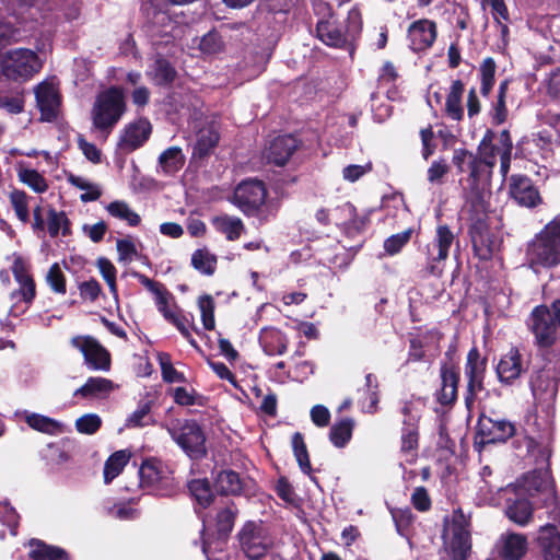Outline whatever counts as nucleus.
I'll use <instances>...</instances> for the list:
<instances>
[{
    "instance_id": "obj_1",
    "label": "nucleus",
    "mask_w": 560,
    "mask_h": 560,
    "mask_svg": "<svg viewBox=\"0 0 560 560\" xmlns=\"http://www.w3.org/2000/svg\"><path fill=\"white\" fill-rule=\"evenodd\" d=\"M126 112L127 101L124 88L119 85L106 88L97 93L91 108L93 129L106 139Z\"/></svg>"
},
{
    "instance_id": "obj_2",
    "label": "nucleus",
    "mask_w": 560,
    "mask_h": 560,
    "mask_svg": "<svg viewBox=\"0 0 560 560\" xmlns=\"http://www.w3.org/2000/svg\"><path fill=\"white\" fill-rule=\"evenodd\" d=\"M489 203L483 199L464 200L462 208L468 223V235L472 250L480 260H489L493 255V238L489 226Z\"/></svg>"
},
{
    "instance_id": "obj_3",
    "label": "nucleus",
    "mask_w": 560,
    "mask_h": 560,
    "mask_svg": "<svg viewBox=\"0 0 560 560\" xmlns=\"http://www.w3.org/2000/svg\"><path fill=\"white\" fill-rule=\"evenodd\" d=\"M268 189L264 180L246 178L240 182L233 191L232 202L246 217H255L260 222H268L277 215V208L266 205Z\"/></svg>"
},
{
    "instance_id": "obj_4",
    "label": "nucleus",
    "mask_w": 560,
    "mask_h": 560,
    "mask_svg": "<svg viewBox=\"0 0 560 560\" xmlns=\"http://www.w3.org/2000/svg\"><path fill=\"white\" fill-rule=\"evenodd\" d=\"M526 448L528 454L535 456L536 464L541 465L522 477V487L535 501L545 497L549 491L556 490L550 469L551 450L548 445L540 446L530 436L526 438Z\"/></svg>"
},
{
    "instance_id": "obj_5",
    "label": "nucleus",
    "mask_w": 560,
    "mask_h": 560,
    "mask_svg": "<svg viewBox=\"0 0 560 560\" xmlns=\"http://www.w3.org/2000/svg\"><path fill=\"white\" fill-rule=\"evenodd\" d=\"M529 265L553 268L560 264V215H557L527 245Z\"/></svg>"
},
{
    "instance_id": "obj_6",
    "label": "nucleus",
    "mask_w": 560,
    "mask_h": 560,
    "mask_svg": "<svg viewBox=\"0 0 560 560\" xmlns=\"http://www.w3.org/2000/svg\"><path fill=\"white\" fill-rule=\"evenodd\" d=\"M458 241L447 224H438L431 243L425 245L423 261L419 264L421 278L441 277L452 245Z\"/></svg>"
},
{
    "instance_id": "obj_7",
    "label": "nucleus",
    "mask_w": 560,
    "mask_h": 560,
    "mask_svg": "<svg viewBox=\"0 0 560 560\" xmlns=\"http://www.w3.org/2000/svg\"><path fill=\"white\" fill-rule=\"evenodd\" d=\"M236 538L240 549L249 560H261L275 546L273 537L261 521H246Z\"/></svg>"
},
{
    "instance_id": "obj_8",
    "label": "nucleus",
    "mask_w": 560,
    "mask_h": 560,
    "mask_svg": "<svg viewBox=\"0 0 560 560\" xmlns=\"http://www.w3.org/2000/svg\"><path fill=\"white\" fill-rule=\"evenodd\" d=\"M487 365V357H481L478 347L474 346L467 353L464 366V374L466 378L464 404L469 413L475 409L478 394L486 389L485 380Z\"/></svg>"
},
{
    "instance_id": "obj_9",
    "label": "nucleus",
    "mask_w": 560,
    "mask_h": 560,
    "mask_svg": "<svg viewBox=\"0 0 560 560\" xmlns=\"http://www.w3.org/2000/svg\"><path fill=\"white\" fill-rule=\"evenodd\" d=\"M11 272L18 283V288L10 293V299L13 301L11 314L16 316L15 310L20 308V304L25 307L21 311L24 313L33 304L37 291L36 282L32 273L31 265L20 255L15 256L11 266Z\"/></svg>"
},
{
    "instance_id": "obj_10",
    "label": "nucleus",
    "mask_w": 560,
    "mask_h": 560,
    "mask_svg": "<svg viewBox=\"0 0 560 560\" xmlns=\"http://www.w3.org/2000/svg\"><path fill=\"white\" fill-rule=\"evenodd\" d=\"M515 434L516 427L510 420L481 413L476 425L474 447L481 452L486 445L505 443Z\"/></svg>"
},
{
    "instance_id": "obj_11",
    "label": "nucleus",
    "mask_w": 560,
    "mask_h": 560,
    "mask_svg": "<svg viewBox=\"0 0 560 560\" xmlns=\"http://www.w3.org/2000/svg\"><path fill=\"white\" fill-rule=\"evenodd\" d=\"M560 382V369L548 365L536 371L529 381V386L536 406L549 413L553 408Z\"/></svg>"
},
{
    "instance_id": "obj_12",
    "label": "nucleus",
    "mask_w": 560,
    "mask_h": 560,
    "mask_svg": "<svg viewBox=\"0 0 560 560\" xmlns=\"http://www.w3.org/2000/svg\"><path fill=\"white\" fill-rule=\"evenodd\" d=\"M177 445L191 458L201 459L207 455L206 434L196 420H185L177 429L170 431Z\"/></svg>"
},
{
    "instance_id": "obj_13",
    "label": "nucleus",
    "mask_w": 560,
    "mask_h": 560,
    "mask_svg": "<svg viewBox=\"0 0 560 560\" xmlns=\"http://www.w3.org/2000/svg\"><path fill=\"white\" fill-rule=\"evenodd\" d=\"M36 62L37 55L31 49L9 50L1 59V72L9 80H27L37 72Z\"/></svg>"
},
{
    "instance_id": "obj_14",
    "label": "nucleus",
    "mask_w": 560,
    "mask_h": 560,
    "mask_svg": "<svg viewBox=\"0 0 560 560\" xmlns=\"http://www.w3.org/2000/svg\"><path fill=\"white\" fill-rule=\"evenodd\" d=\"M212 483L215 492L222 497H250L255 494V481L242 477L237 471L226 468L212 471Z\"/></svg>"
},
{
    "instance_id": "obj_15",
    "label": "nucleus",
    "mask_w": 560,
    "mask_h": 560,
    "mask_svg": "<svg viewBox=\"0 0 560 560\" xmlns=\"http://www.w3.org/2000/svg\"><path fill=\"white\" fill-rule=\"evenodd\" d=\"M529 330L535 337L539 349H550L557 341V325L547 305L534 307L529 316Z\"/></svg>"
},
{
    "instance_id": "obj_16",
    "label": "nucleus",
    "mask_w": 560,
    "mask_h": 560,
    "mask_svg": "<svg viewBox=\"0 0 560 560\" xmlns=\"http://www.w3.org/2000/svg\"><path fill=\"white\" fill-rule=\"evenodd\" d=\"M171 470L155 457L147 458L139 468L140 487L143 489L167 490V494L174 491Z\"/></svg>"
},
{
    "instance_id": "obj_17",
    "label": "nucleus",
    "mask_w": 560,
    "mask_h": 560,
    "mask_svg": "<svg viewBox=\"0 0 560 560\" xmlns=\"http://www.w3.org/2000/svg\"><path fill=\"white\" fill-rule=\"evenodd\" d=\"M71 346L80 350L86 365L94 371H108L112 359L109 351L92 336H75L70 341Z\"/></svg>"
},
{
    "instance_id": "obj_18",
    "label": "nucleus",
    "mask_w": 560,
    "mask_h": 560,
    "mask_svg": "<svg viewBox=\"0 0 560 560\" xmlns=\"http://www.w3.org/2000/svg\"><path fill=\"white\" fill-rule=\"evenodd\" d=\"M441 386L434 393V398L442 407H453L458 399L460 369L452 362H442L440 366Z\"/></svg>"
},
{
    "instance_id": "obj_19",
    "label": "nucleus",
    "mask_w": 560,
    "mask_h": 560,
    "mask_svg": "<svg viewBox=\"0 0 560 560\" xmlns=\"http://www.w3.org/2000/svg\"><path fill=\"white\" fill-rule=\"evenodd\" d=\"M494 166L486 161L478 160L471 165V171L466 177V187L463 190L464 200L483 199L486 189L490 185Z\"/></svg>"
},
{
    "instance_id": "obj_20",
    "label": "nucleus",
    "mask_w": 560,
    "mask_h": 560,
    "mask_svg": "<svg viewBox=\"0 0 560 560\" xmlns=\"http://www.w3.org/2000/svg\"><path fill=\"white\" fill-rule=\"evenodd\" d=\"M510 196L517 205L525 208H536L542 203V197L532 178L522 174L510 177Z\"/></svg>"
},
{
    "instance_id": "obj_21",
    "label": "nucleus",
    "mask_w": 560,
    "mask_h": 560,
    "mask_svg": "<svg viewBox=\"0 0 560 560\" xmlns=\"http://www.w3.org/2000/svg\"><path fill=\"white\" fill-rule=\"evenodd\" d=\"M151 132L152 125L150 120L145 117H139L124 127L117 145L124 151H135L149 140Z\"/></svg>"
},
{
    "instance_id": "obj_22",
    "label": "nucleus",
    "mask_w": 560,
    "mask_h": 560,
    "mask_svg": "<svg viewBox=\"0 0 560 560\" xmlns=\"http://www.w3.org/2000/svg\"><path fill=\"white\" fill-rule=\"evenodd\" d=\"M410 48L415 52L430 49L438 37V25L429 19H420L412 22L407 30Z\"/></svg>"
},
{
    "instance_id": "obj_23",
    "label": "nucleus",
    "mask_w": 560,
    "mask_h": 560,
    "mask_svg": "<svg viewBox=\"0 0 560 560\" xmlns=\"http://www.w3.org/2000/svg\"><path fill=\"white\" fill-rule=\"evenodd\" d=\"M299 148V141L291 135L278 136L262 152L267 164L284 166Z\"/></svg>"
},
{
    "instance_id": "obj_24",
    "label": "nucleus",
    "mask_w": 560,
    "mask_h": 560,
    "mask_svg": "<svg viewBox=\"0 0 560 560\" xmlns=\"http://www.w3.org/2000/svg\"><path fill=\"white\" fill-rule=\"evenodd\" d=\"M34 92L40 119L48 122L56 120L61 101L54 84L44 81L35 88Z\"/></svg>"
},
{
    "instance_id": "obj_25",
    "label": "nucleus",
    "mask_w": 560,
    "mask_h": 560,
    "mask_svg": "<svg viewBox=\"0 0 560 560\" xmlns=\"http://www.w3.org/2000/svg\"><path fill=\"white\" fill-rule=\"evenodd\" d=\"M524 371L522 354L516 347H512L503 354L495 368L499 381L505 385L513 384Z\"/></svg>"
},
{
    "instance_id": "obj_26",
    "label": "nucleus",
    "mask_w": 560,
    "mask_h": 560,
    "mask_svg": "<svg viewBox=\"0 0 560 560\" xmlns=\"http://www.w3.org/2000/svg\"><path fill=\"white\" fill-rule=\"evenodd\" d=\"M499 557L502 560H522L528 550L527 537L524 534L509 532L501 535Z\"/></svg>"
},
{
    "instance_id": "obj_27",
    "label": "nucleus",
    "mask_w": 560,
    "mask_h": 560,
    "mask_svg": "<svg viewBox=\"0 0 560 560\" xmlns=\"http://www.w3.org/2000/svg\"><path fill=\"white\" fill-rule=\"evenodd\" d=\"M316 35L325 45L334 48H342L349 43L347 32H345L343 26L338 23L336 16L328 21L317 22Z\"/></svg>"
},
{
    "instance_id": "obj_28",
    "label": "nucleus",
    "mask_w": 560,
    "mask_h": 560,
    "mask_svg": "<svg viewBox=\"0 0 560 560\" xmlns=\"http://www.w3.org/2000/svg\"><path fill=\"white\" fill-rule=\"evenodd\" d=\"M537 545L545 560H560V532L555 524L539 528Z\"/></svg>"
},
{
    "instance_id": "obj_29",
    "label": "nucleus",
    "mask_w": 560,
    "mask_h": 560,
    "mask_svg": "<svg viewBox=\"0 0 560 560\" xmlns=\"http://www.w3.org/2000/svg\"><path fill=\"white\" fill-rule=\"evenodd\" d=\"M187 489L195 501V511L207 510L210 508L215 499L217 492L213 490L211 482L208 478H195L187 482Z\"/></svg>"
},
{
    "instance_id": "obj_30",
    "label": "nucleus",
    "mask_w": 560,
    "mask_h": 560,
    "mask_svg": "<svg viewBox=\"0 0 560 560\" xmlns=\"http://www.w3.org/2000/svg\"><path fill=\"white\" fill-rule=\"evenodd\" d=\"M138 281L148 289L151 293L155 295V304L158 311L163 315L165 320L170 314H174L175 311L170 308V299H173L171 292L165 288V285L161 282L154 281L150 279L148 276L135 272L133 275Z\"/></svg>"
},
{
    "instance_id": "obj_31",
    "label": "nucleus",
    "mask_w": 560,
    "mask_h": 560,
    "mask_svg": "<svg viewBox=\"0 0 560 560\" xmlns=\"http://www.w3.org/2000/svg\"><path fill=\"white\" fill-rule=\"evenodd\" d=\"M238 513V508L233 501H228L224 506L218 509L214 526L219 539L226 540L230 537Z\"/></svg>"
},
{
    "instance_id": "obj_32",
    "label": "nucleus",
    "mask_w": 560,
    "mask_h": 560,
    "mask_svg": "<svg viewBox=\"0 0 560 560\" xmlns=\"http://www.w3.org/2000/svg\"><path fill=\"white\" fill-rule=\"evenodd\" d=\"M259 343L267 355H281L288 349L287 336L272 327L261 329Z\"/></svg>"
},
{
    "instance_id": "obj_33",
    "label": "nucleus",
    "mask_w": 560,
    "mask_h": 560,
    "mask_svg": "<svg viewBox=\"0 0 560 560\" xmlns=\"http://www.w3.org/2000/svg\"><path fill=\"white\" fill-rule=\"evenodd\" d=\"M28 546V557L32 560H70V555L63 548L48 545L40 539L32 538Z\"/></svg>"
},
{
    "instance_id": "obj_34",
    "label": "nucleus",
    "mask_w": 560,
    "mask_h": 560,
    "mask_svg": "<svg viewBox=\"0 0 560 560\" xmlns=\"http://www.w3.org/2000/svg\"><path fill=\"white\" fill-rule=\"evenodd\" d=\"M443 338V334L439 330H428L422 335H410L409 337V350L406 363L410 362H422L425 361L424 348L428 346L429 339H436L440 341Z\"/></svg>"
},
{
    "instance_id": "obj_35",
    "label": "nucleus",
    "mask_w": 560,
    "mask_h": 560,
    "mask_svg": "<svg viewBox=\"0 0 560 560\" xmlns=\"http://www.w3.org/2000/svg\"><path fill=\"white\" fill-rule=\"evenodd\" d=\"M465 91V85L462 80H454L452 82L445 102V114L453 120L460 121L464 118V108L462 106V98Z\"/></svg>"
},
{
    "instance_id": "obj_36",
    "label": "nucleus",
    "mask_w": 560,
    "mask_h": 560,
    "mask_svg": "<svg viewBox=\"0 0 560 560\" xmlns=\"http://www.w3.org/2000/svg\"><path fill=\"white\" fill-rule=\"evenodd\" d=\"M477 156L492 166L497 164V155H500L499 135L492 129H487L477 147Z\"/></svg>"
},
{
    "instance_id": "obj_37",
    "label": "nucleus",
    "mask_w": 560,
    "mask_h": 560,
    "mask_svg": "<svg viewBox=\"0 0 560 560\" xmlns=\"http://www.w3.org/2000/svg\"><path fill=\"white\" fill-rule=\"evenodd\" d=\"M355 421L346 417L336 421L329 430V441L337 448H343L352 439Z\"/></svg>"
},
{
    "instance_id": "obj_38",
    "label": "nucleus",
    "mask_w": 560,
    "mask_h": 560,
    "mask_svg": "<svg viewBox=\"0 0 560 560\" xmlns=\"http://www.w3.org/2000/svg\"><path fill=\"white\" fill-rule=\"evenodd\" d=\"M534 509H536L534 501L518 498L508 505L506 516L515 524L525 526L532 521Z\"/></svg>"
},
{
    "instance_id": "obj_39",
    "label": "nucleus",
    "mask_w": 560,
    "mask_h": 560,
    "mask_svg": "<svg viewBox=\"0 0 560 560\" xmlns=\"http://www.w3.org/2000/svg\"><path fill=\"white\" fill-rule=\"evenodd\" d=\"M113 389V382L104 377L91 376L86 382L75 389L73 396H80L85 399L95 398L103 394H108Z\"/></svg>"
},
{
    "instance_id": "obj_40",
    "label": "nucleus",
    "mask_w": 560,
    "mask_h": 560,
    "mask_svg": "<svg viewBox=\"0 0 560 560\" xmlns=\"http://www.w3.org/2000/svg\"><path fill=\"white\" fill-rule=\"evenodd\" d=\"M25 422L31 429L48 435H57L63 430L62 423L40 413L26 412Z\"/></svg>"
},
{
    "instance_id": "obj_41",
    "label": "nucleus",
    "mask_w": 560,
    "mask_h": 560,
    "mask_svg": "<svg viewBox=\"0 0 560 560\" xmlns=\"http://www.w3.org/2000/svg\"><path fill=\"white\" fill-rule=\"evenodd\" d=\"M219 140L220 136L214 130L208 129L200 131L192 147L191 158L195 160L206 159L218 145Z\"/></svg>"
},
{
    "instance_id": "obj_42",
    "label": "nucleus",
    "mask_w": 560,
    "mask_h": 560,
    "mask_svg": "<svg viewBox=\"0 0 560 560\" xmlns=\"http://www.w3.org/2000/svg\"><path fill=\"white\" fill-rule=\"evenodd\" d=\"M186 158L179 147H170L159 156V165L165 175H174L185 165Z\"/></svg>"
},
{
    "instance_id": "obj_43",
    "label": "nucleus",
    "mask_w": 560,
    "mask_h": 560,
    "mask_svg": "<svg viewBox=\"0 0 560 560\" xmlns=\"http://www.w3.org/2000/svg\"><path fill=\"white\" fill-rule=\"evenodd\" d=\"M190 264L198 272L210 277L217 270L218 258L207 247H202L191 254Z\"/></svg>"
},
{
    "instance_id": "obj_44",
    "label": "nucleus",
    "mask_w": 560,
    "mask_h": 560,
    "mask_svg": "<svg viewBox=\"0 0 560 560\" xmlns=\"http://www.w3.org/2000/svg\"><path fill=\"white\" fill-rule=\"evenodd\" d=\"M214 228L225 235L228 241H237L244 232V223L240 218L223 215L215 217L212 221Z\"/></svg>"
},
{
    "instance_id": "obj_45",
    "label": "nucleus",
    "mask_w": 560,
    "mask_h": 560,
    "mask_svg": "<svg viewBox=\"0 0 560 560\" xmlns=\"http://www.w3.org/2000/svg\"><path fill=\"white\" fill-rule=\"evenodd\" d=\"M129 454L126 451H117L113 453L104 465V482L110 483L125 468L129 462Z\"/></svg>"
},
{
    "instance_id": "obj_46",
    "label": "nucleus",
    "mask_w": 560,
    "mask_h": 560,
    "mask_svg": "<svg viewBox=\"0 0 560 560\" xmlns=\"http://www.w3.org/2000/svg\"><path fill=\"white\" fill-rule=\"evenodd\" d=\"M471 550L470 533H452L450 553L453 560H468Z\"/></svg>"
},
{
    "instance_id": "obj_47",
    "label": "nucleus",
    "mask_w": 560,
    "mask_h": 560,
    "mask_svg": "<svg viewBox=\"0 0 560 560\" xmlns=\"http://www.w3.org/2000/svg\"><path fill=\"white\" fill-rule=\"evenodd\" d=\"M177 77L176 69L165 58H158L154 62L153 81L158 86H171Z\"/></svg>"
},
{
    "instance_id": "obj_48",
    "label": "nucleus",
    "mask_w": 560,
    "mask_h": 560,
    "mask_svg": "<svg viewBox=\"0 0 560 560\" xmlns=\"http://www.w3.org/2000/svg\"><path fill=\"white\" fill-rule=\"evenodd\" d=\"M291 443H292L293 454L296 458L300 469L304 474L311 476L313 468L311 465L310 455H308L307 446L305 444L303 434L301 432H295L292 435Z\"/></svg>"
},
{
    "instance_id": "obj_49",
    "label": "nucleus",
    "mask_w": 560,
    "mask_h": 560,
    "mask_svg": "<svg viewBox=\"0 0 560 560\" xmlns=\"http://www.w3.org/2000/svg\"><path fill=\"white\" fill-rule=\"evenodd\" d=\"M158 361L161 368V375L164 383L173 384L187 382L185 374L174 368L170 353L160 352L158 354Z\"/></svg>"
},
{
    "instance_id": "obj_50",
    "label": "nucleus",
    "mask_w": 560,
    "mask_h": 560,
    "mask_svg": "<svg viewBox=\"0 0 560 560\" xmlns=\"http://www.w3.org/2000/svg\"><path fill=\"white\" fill-rule=\"evenodd\" d=\"M106 210L112 217L127 221L130 226H137L141 222L140 215L132 211L125 201L115 200L108 203Z\"/></svg>"
},
{
    "instance_id": "obj_51",
    "label": "nucleus",
    "mask_w": 560,
    "mask_h": 560,
    "mask_svg": "<svg viewBox=\"0 0 560 560\" xmlns=\"http://www.w3.org/2000/svg\"><path fill=\"white\" fill-rule=\"evenodd\" d=\"M500 142V172L506 176L511 167V159L513 151V141L511 133L508 129H503L499 133Z\"/></svg>"
},
{
    "instance_id": "obj_52",
    "label": "nucleus",
    "mask_w": 560,
    "mask_h": 560,
    "mask_svg": "<svg viewBox=\"0 0 560 560\" xmlns=\"http://www.w3.org/2000/svg\"><path fill=\"white\" fill-rule=\"evenodd\" d=\"M535 508L546 509V517L560 523V499L557 491H549L545 497L534 501Z\"/></svg>"
},
{
    "instance_id": "obj_53",
    "label": "nucleus",
    "mask_w": 560,
    "mask_h": 560,
    "mask_svg": "<svg viewBox=\"0 0 560 560\" xmlns=\"http://www.w3.org/2000/svg\"><path fill=\"white\" fill-rule=\"evenodd\" d=\"M495 69L497 65L493 58L488 57L483 59L480 66V93L485 97H487L493 89L495 82Z\"/></svg>"
},
{
    "instance_id": "obj_54",
    "label": "nucleus",
    "mask_w": 560,
    "mask_h": 560,
    "mask_svg": "<svg viewBox=\"0 0 560 560\" xmlns=\"http://www.w3.org/2000/svg\"><path fill=\"white\" fill-rule=\"evenodd\" d=\"M28 198L27 194L20 189H13L9 195L15 215L22 223L30 221Z\"/></svg>"
},
{
    "instance_id": "obj_55",
    "label": "nucleus",
    "mask_w": 560,
    "mask_h": 560,
    "mask_svg": "<svg viewBox=\"0 0 560 560\" xmlns=\"http://www.w3.org/2000/svg\"><path fill=\"white\" fill-rule=\"evenodd\" d=\"M480 159L477 154L466 148L455 149L452 156V163L456 167L457 173H467V175L470 173L474 162Z\"/></svg>"
},
{
    "instance_id": "obj_56",
    "label": "nucleus",
    "mask_w": 560,
    "mask_h": 560,
    "mask_svg": "<svg viewBox=\"0 0 560 560\" xmlns=\"http://www.w3.org/2000/svg\"><path fill=\"white\" fill-rule=\"evenodd\" d=\"M20 180L31 187L35 192L43 194L48 189L45 177L33 168H22L19 171Z\"/></svg>"
},
{
    "instance_id": "obj_57",
    "label": "nucleus",
    "mask_w": 560,
    "mask_h": 560,
    "mask_svg": "<svg viewBox=\"0 0 560 560\" xmlns=\"http://www.w3.org/2000/svg\"><path fill=\"white\" fill-rule=\"evenodd\" d=\"M198 306L201 313V322L206 330H213L215 327L214 308L215 303L210 294H203L198 300Z\"/></svg>"
},
{
    "instance_id": "obj_58",
    "label": "nucleus",
    "mask_w": 560,
    "mask_h": 560,
    "mask_svg": "<svg viewBox=\"0 0 560 560\" xmlns=\"http://www.w3.org/2000/svg\"><path fill=\"white\" fill-rule=\"evenodd\" d=\"M46 282L52 292L57 294H66L67 279L58 262H54L46 275Z\"/></svg>"
},
{
    "instance_id": "obj_59",
    "label": "nucleus",
    "mask_w": 560,
    "mask_h": 560,
    "mask_svg": "<svg viewBox=\"0 0 560 560\" xmlns=\"http://www.w3.org/2000/svg\"><path fill=\"white\" fill-rule=\"evenodd\" d=\"M363 26L362 13L358 4L353 5L347 15L346 25L343 26L345 32L349 42L355 39L360 35Z\"/></svg>"
},
{
    "instance_id": "obj_60",
    "label": "nucleus",
    "mask_w": 560,
    "mask_h": 560,
    "mask_svg": "<svg viewBox=\"0 0 560 560\" xmlns=\"http://www.w3.org/2000/svg\"><path fill=\"white\" fill-rule=\"evenodd\" d=\"M412 233L413 230L409 228L400 233L387 237L384 241L385 252L390 256L398 254L402 249V247L409 243Z\"/></svg>"
},
{
    "instance_id": "obj_61",
    "label": "nucleus",
    "mask_w": 560,
    "mask_h": 560,
    "mask_svg": "<svg viewBox=\"0 0 560 560\" xmlns=\"http://www.w3.org/2000/svg\"><path fill=\"white\" fill-rule=\"evenodd\" d=\"M224 47L222 36L215 30L209 31L205 34L199 43V49L203 54L213 55L221 51Z\"/></svg>"
},
{
    "instance_id": "obj_62",
    "label": "nucleus",
    "mask_w": 560,
    "mask_h": 560,
    "mask_svg": "<svg viewBox=\"0 0 560 560\" xmlns=\"http://www.w3.org/2000/svg\"><path fill=\"white\" fill-rule=\"evenodd\" d=\"M102 427V419L96 413H86L75 420V429L79 433L92 435Z\"/></svg>"
},
{
    "instance_id": "obj_63",
    "label": "nucleus",
    "mask_w": 560,
    "mask_h": 560,
    "mask_svg": "<svg viewBox=\"0 0 560 560\" xmlns=\"http://www.w3.org/2000/svg\"><path fill=\"white\" fill-rule=\"evenodd\" d=\"M19 514L15 509L7 502H0V523L5 525L12 535H16L19 526Z\"/></svg>"
},
{
    "instance_id": "obj_64",
    "label": "nucleus",
    "mask_w": 560,
    "mask_h": 560,
    "mask_svg": "<svg viewBox=\"0 0 560 560\" xmlns=\"http://www.w3.org/2000/svg\"><path fill=\"white\" fill-rule=\"evenodd\" d=\"M98 270L109 287V290L113 293H117V283H116V267L112 264V261L105 257H101L97 259Z\"/></svg>"
}]
</instances>
